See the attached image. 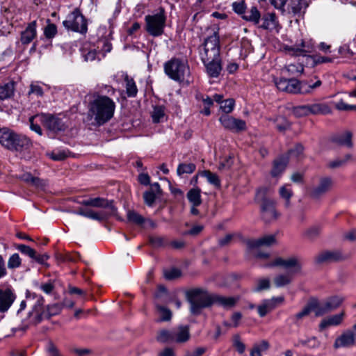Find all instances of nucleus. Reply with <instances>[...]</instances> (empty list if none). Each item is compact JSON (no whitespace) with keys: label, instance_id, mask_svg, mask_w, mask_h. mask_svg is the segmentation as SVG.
Masks as SVG:
<instances>
[{"label":"nucleus","instance_id":"f257e3e1","mask_svg":"<svg viewBox=\"0 0 356 356\" xmlns=\"http://www.w3.org/2000/svg\"><path fill=\"white\" fill-rule=\"evenodd\" d=\"M115 102L109 97L94 93L88 105V118L96 126H102L114 116Z\"/></svg>","mask_w":356,"mask_h":356},{"label":"nucleus","instance_id":"f03ea898","mask_svg":"<svg viewBox=\"0 0 356 356\" xmlns=\"http://www.w3.org/2000/svg\"><path fill=\"white\" fill-rule=\"evenodd\" d=\"M26 300L29 302H33L32 310L29 312L31 321L35 324L40 323L44 319H48L52 316L58 314L62 310L61 305L55 303L44 306V299L35 293L27 291Z\"/></svg>","mask_w":356,"mask_h":356},{"label":"nucleus","instance_id":"7ed1b4c3","mask_svg":"<svg viewBox=\"0 0 356 356\" xmlns=\"http://www.w3.org/2000/svg\"><path fill=\"white\" fill-rule=\"evenodd\" d=\"M81 204L86 207L102 208V210L99 211L88 209L86 212V218L98 221H103L110 216H114L117 211L112 201H108L101 197L85 200H83Z\"/></svg>","mask_w":356,"mask_h":356},{"label":"nucleus","instance_id":"20e7f679","mask_svg":"<svg viewBox=\"0 0 356 356\" xmlns=\"http://www.w3.org/2000/svg\"><path fill=\"white\" fill-rule=\"evenodd\" d=\"M0 144L8 150L22 152L28 149L31 142L26 136L18 134L8 127H0Z\"/></svg>","mask_w":356,"mask_h":356},{"label":"nucleus","instance_id":"39448f33","mask_svg":"<svg viewBox=\"0 0 356 356\" xmlns=\"http://www.w3.org/2000/svg\"><path fill=\"white\" fill-rule=\"evenodd\" d=\"M38 122L53 132L65 129V124L58 116L49 113L37 114L29 118L30 129L40 136L42 135V130Z\"/></svg>","mask_w":356,"mask_h":356},{"label":"nucleus","instance_id":"423d86ee","mask_svg":"<svg viewBox=\"0 0 356 356\" xmlns=\"http://www.w3.org/2000/svg\"><path fill=\"white\" fill-rule=\"evenodd\" d=\"M186 296L190 303L191 312L193 315H199L202 309L212 305L213 293H209L203 289L188 290L186 293Z\"/></svg>","mask_w":356,"mask_h":356},{"label":"nucleus","instance_id":"0eeeda50","mask_svg":"<svg viewBox=\"0 0 356 356\" xmlns=\"http://www.w3.org/2000/svg\"><path fill=\"white\" fill-rule=\"evenodd\" d=\"M267 189H258L256 193V200L259 204L261 218L265 222H271L280 217L276 209V202L274 200L266 196Z\"/></svg>","mask_w":356,"mask_h":356},{"label":"nucleus","instance_id":"6e6552de","mask_svg":"<svg viewBox=\"0 0 356 356\" xmlns=\"http://www.w3.org/2000/svg\"><path fill=\"white\" fill-rule=\"evenodd\" d=\"M165 73L172 80L184 82L188 81L190 70L187 62L177 58H172L164 64Z\"/></svg>","mask_w":356,"mask_h":356},{"label":"nucleus","instance_id":"1a4fd4ad","mask_svg":"<svg viewBox=\"0 0 356 356\" xmlns=\"http://www.w3.org/2000/svg\"><path fill=\"white\" fill-rule=\"evenodd\" d=\"M220 39L218 33H213L204 39L199 47V54L202 62H210L220 57Z\"/></svg>","mask_w":356,"mask_h":356},{"label":"nucleus","instance_id":"9d476101","mask_svg":"<svg viewBox=\"0 0 356 356\" xmlns=\"http://www.w3.org/2000/svg\"><path fill=\"white\" fill-rule=\"evenodd\" d=\"M63 26L73 32L86 34L88 31V22L79 8H74L70 13L66 19L63 22Z\"/></svg>","mask_w":356,"mask_h":356},{"label":"nucleus","instance_id":"9b49d317","mask_svg":"<svg viewBox=\"0 0 356 356\" xmlns=\"http://www.w3.org/2000/svg\"><path fill=\"white\" fill-rule=\"evenodd\" d=\"M145 30L153 37H159L164 33L166 16L163 8L154 15H147L145 17Z\"/></svg>","mask_w":356,"mask_h":356},{"label":"nucleus","instance_id":"f8f14e48","mask_svg":"<svg viewBox=\"0 0 356 356\" xmlns=\"http://www.w3.org/2000/svg\"><path fill=\"white\" fill-rule=\"evenodd\" d=\"M267 267L280 266L288 270L287 273H291L294 275L301 271L302 264L300 259L297 257H290L287 258L277 257L272 262L266 265Z\"/></svg>","mask_w":356,"mask_h":356},{"label":"nucleus","instance_id":"ddd939ff","mask_svg":"<svg viewBox=\"0 0 356 356\" xmlns=\"http://www.w3.org/2000/svg\"><path fill=\"white\" fill-rule=\"evenodd\" d=\"M314 42L312 39H301L291 46H287L285 49L292 56H305L307 54L314 50Z\"/></svg>","mask_w":356,"mask_h":356},{"label":"nucleus","instance_id":"4468645a","mask_svg":"<svg viewBox=\"0 0 356 356\" xmlns=\"http://www.w3.org/2000/svg\"><path fill=\"white\" fill-rule=\"evenodd\" d=\"M344 301V298L339 296H333L327 298L321 302L318 301L316 307V316H321L331 311L335 310Z\"/></svg>","mask_w":356,"mask_h":356},{"label":"nucleus","instance_id":"2eb2a0df","mask_svg":"<svg viewBox=\"0 0 356 356\" xmlns=\"http://www.w3.org/2000/svg\"><path fill=\"white\" fill-rule=\"evenodd\" d=\"M275 83L278 90L289 93H298L302 92L301 90L304 88L305 82H300L295 79H284L281 78L275 81Z\"/></svg>","mask_w":356,"mask_h":356},{"label":"nucleus","instance_id":"dca6fc26","mask_svg":"<svg viewBox=\"0 0 356 356\" xmlns=\"http://www.w3.org/2000/svg\"><path fill=\"white\" fill-rule=\"evenodd\" d=\"M333 184V180L330 177L319 178L318 184L311 189L310 196L313 198L322 197L332 190Z\"/></svg>","mask_w":356,"mask_h":356},{"label":"nucleus","instance_id":"f3484780","mask_svg":"<svg viewBox=\"0 0 356 356\" xmlns=\"http://www.w3.org/2000/svg\"><path fill=\"white\" fill-rule=\"evenodd\" d=\"M219 120L225 129L233 132L245 131L247 128L244 120L234 118L228 115H221Z\"/></svg>","mask_w":356,"mask_h":356},{"label":"nucleus","instance_id":"a211bd4d","mask_svg":"<svg viewBox=\"0 0 356 356\" xmlns=\"http://www.w3.org/2000/svg\"><path fill=\"white\" fill-rule=\"evenodd\" d=\"M283 296L273 297L270 299L264 300L257 307V312L260 317H264L267 314L274 310L279 305L284 302Z\"/></svg>","mask_w":356,"mask_h":356},{"label":"nucleus","instance_id":"6ab92c4d","mask_svg":"<svg viewBox=\"0 0 356 356\" xmlns=\"http://www.w3.org/2000/svg\"><path fill=\"white\" fill-rule=\"evenodd\" d=\"M355 343V334L352 330H347L336 339L333 346L336 349L349 348L353 346Z\"/></svg>","mask_w":356,"mask_h":356},{"label":"nucleus","instance_id":"aec40b11","mask_svg":"<svg viewBox=\"0 0 356 356\" xmlns=\"http://www.w3.org/2000/svg\"><path fill=\"white\" fill-rule=\"evenodd\" d=\"M15 299L16 295L12 289H0V313H4L7 312Z\"/></svg>","mask_w":356,"mask_h":356},{"label":"nucleus","instance_id":"412c9836","mask_svg":"<svg viewBox=\"0 0 356 356\" xmlns=\"http://www.w3.org/2000/svg\"><path fill=\"white\" fill-rule=\"evenodd\" d=\"M331 141L337 145L349 149L353 147V134L350 131H344L333 135L331 137Z\"/></svg>","mask_w":356,"mask_h":356},{"label":"nucleus","instance_id":"4be33fe9","mask_svg":"<svg viewBox=\"0 0 356 356\" xmlns=\"http://www.w3.org/2000/svg\"><path fill=\"white\" fill-rule=\"evenodd\" d=\"M37 22L33 21L29 23L26 29L21 32L20 41L22 44H30L37 36Z\"/></svg>","mask_w":356,"mask_h":356},{"label":"nucleus","instance_id":"5701e85b","mask_svg":"<svg viewBox=\"0 0 356 356\" xmlns=\"http://www.w3.org/2000/svg\"><path fill=\"white\" fill-rule=\"evenodd\" d=\"M212 305H217L225 309H231L238 302V297H226L218 294L213 293Z\"/></svg>","mask_w":356,"mask_h":356},{"label":"nucleus","instance_id":"b1692460","mask_svg":"<svg viewBox=\"0 0 356 356\" xmlns=\"http://www.w3.org/2000/svg\"><path fill=\"white\" fill-rule=\"evenodd\" d=\"M277 242L276 234H267L258 239L250 240L248 241V246L251 248H256L260 246H270Z\"/></svg>","mask_w":356,"mask_h":356},{"label":"nucleus","instance_id":"393cba45","mask_svg":"<svg viewBox=\"0 0 356 356\" xmlns=\"http://www.w3.org/2000/svg\"><path fill=\"white\" fill-rule=\"evenodd\" d=\"M174 342L182 343L190 339V330L188 325H179L173 329Z\"/></svg>","mask_w":356,"mask_h":356},{"label":"nucleus","instance_id":"a878e982","mask_svg":"<svg viewBox=\"0 0 356 356\" xmlns=\"http://www.w3.org/2000/svg\"><path fill=\"white\" fill-rule=\"evenodd\" d=\"M344 316L345 312H341L338 314L330 316L327 318H324L319 324L320 330L322 331L329 326H337L340 325L343 322Z\"/></svg>","mask_w":356,"mask_h":356},{"label":"nucleus","instance_id":"bb28decb","mask_svg":"<svg viewBox=\"0 0 356 356\" xmlns=\"http://www.w3.org/2000/svg\"><path fill=\"white\" fill-rule=\"evenodd\" d=\"M204 64L207 72L209 76L216 78L218 77L222 70V64L220 57L218 58L215 60H211L210 62H203Z\"/></svg>","mask_w":356,"mask_h":356},{"label":"nucleus","instance_id":"cd10ccee","mask_svg":"<svg viewBox=\"0 0 356 356\" xmlns=\"http://www.w3.org/2000/svg\"><path fill=\"white\" fill-rule=\"evenodd\" d=\"M289 159L288 157L282 156L273 161V168L270 174L273 177H276L280 176L285 170Z\"/></svg>","mask_w":356,"mask_h":356},{"label":"nucleus","instance_id":"c85d7f7f","mask_svg":"<svg viewBox=\"0 0 356 356\" xmlns=\"http://www.w3.org/2000/svg\"><path fill=\"white\" fill-rule=\"evenodd\" d=\"M341 259H343V257L339 251H325L319 254L316 257V261L318 263L339 261Z\"/></svg>","mask_w":356,"mask_h":356},{"label":"nucleus","instance_id":"c756f323","mask_svg":"<svg viewBox=\"0 0 356 356\" xmlns=\"http://www.w3.org/2000/svg\"><path fill=\"white\" fill-rule=\"evenodd\" d=\"M318 306V300L312 299L307 305L302 309V311L297 313L294 316V319L296 320V323L301 320L302 318L308 316L312 311L315 312V315L316 316V307Z\"/></svg>","mask_w":356,"mask_h":356},{"label":"nucleus","instance_id":"7c9ffc66","mask_svg":"<svg viewBox=\"0 0 356 356\" xmlns=\"http://www.w3.org/2000/svg\"><path fill=\"white\" fill-rule=\"evenodd\" d=\"M321 346V341L316 337H310L305 339H298L294 344L296 347H306L309 349H316Z\"/></svg>","mask_w":356,"mask_h":356},{"label":"nucleus","instance_id":"2f4dec72","mask_svg":"<svg viewBox=\"0 0 356 356\" xmlns=\"http://www.w3.org/2000/svg\"><path fill=\"white\" fill-rule=\"evenodd\" d=\"M309 3V0H292L291 3L292 13L298 15H304Z\"/></svg>","mask_w":356,"mask_h":356},{"label":"nucleus","instance_id":"473e14b6","mask_svg":"<svg viewBox=\"0 0 356 356\" xmlns=\"http://www.w3.org/2000/svg\"><path fill=\"white\" fill-rule=\"evenodd\" d=\"M279 195L284 200V205L286 209H289L291 207V198L293 195V192L291 188L290 184H284L279 189Z\"/></svg>","mask_w":356,"mask_h":356},{"label":"nucleus","instance_id":"72a5a7b5","mask_svg":"<svg viewBox=\"0 0 356 356\" xmlns=\"http://www.w3.org/2000/svg\"><path fill=\"white\" fill-rule=\"evenodd\" d=\"M124 80L127 97L131 98L136 97L138 94V88L134 79L126 74Z\"/></svg>","mask_w":356,"mask_h":356},{"label":"nucleus","instance_id":"f704fd0d","mask_svg":"<svg viewBox=\"0 0 356 356\" xmlns=\"http://www.w3.org/2000/svg\"><path fill=\"white\" fill-rule=\"evenodd\" d=\"M312 115H327L331 113L332 109L326 103H316L309 104Z\"/></svg>","mask_w":356,"mask_h":356},{"label":"nucleus","instance_id":"c9c22d12","mask_svg":"<svg viewBox=\"0 0 356 356\" xmlns=\"http://www.w3.org/2000/svg\"><path fill=\"white\" fill-rule=\"evenodd\" d=\"M187 198L190 203L195 207L202 204L201 189L198 187L193 188L187 193Z\"/></svg>","mask_w":356,"mask_h":356},{"label":"nucleus","instance_id":"e433bc0d","mask_svg":"<svg viewBox=\"0 0 356 356\" xmlns=\"http://www.w3.org/2000/svg\"><path fill=\"white\" fill-rule=\"evenodd\" d=\"M333 60L334 58H332L321 56L319 54L307 56V63L310 65L312 67L323 63H332Z\"/></svg>","mask_w":356,"mask_h":356},{"label":"nucleus","instance_id":"4c0bfd02","mask_svg":"<svg viewBox=\"0 0 356 356\" xmlns=\"http://www.w3.org/2000/svg\"><path fill=\"white\" fill-rule=\"evenodd\" d=\"M263 24L261 26L264 29L273 30L276 26V15L273 13H266L263 17Z\"/></svg>","mask_w":356,"mask_h":356},{"label":"nucleus","instance_id":"58836bf2","mask_svg":"<svg viewBox=\"0 0 356 356\" xmlns=\"http://www.w3.org/2000/svg\"><path fill=\"white\" fill-rule=\"evenodd\" d=\"M261 17V15L258 9L253 6L250 10L245 11L243 19L246 21L252 22L254 24H258Z\"/></svg>","mask_w":356,"mask_h":356},{"label":"nucleus","instance_id":"ea45409f","mask_svg":"<svg viewBox=\"0 0 356 356\" xmlns=\"http://www.w3.org/2000/svg\"><path fill=\"white\" fill-rule=\"evenodd\" d=\"M291 273L281 274L274 278V284L277 287H282L289 284L293 280Z\"/></svg>","mask_w":356,"mask_h":356},{"label":"nucleus","instance_id":"a19ab883","mask_svg":"<svg viewBox=\"0 0 356 356\" xmlns=\"http://www.w3.org/2000/svg\"><path fill=\"white\" fill-rule=\"evenodd\" d=\"M352 160L353 156L350 154H347L342 159H337L330 161L327 163V167L331 169L341 168Z\"/></svg>","mask_w":356,"mask_h":356},{"label":"nucleus","instance_id":"79ce46f5","mask_svg":"<svg viewBox=\"0 0 356 356\" xmlns=\"http://www.w3.org/2000/svg\"><path fill=\"white\" fill-rule=\"evenodd\" d=\"M156 340L161 343L174 342L173 329L160 330L157 334Z\"/></svg>","mask_w":356,"mask_h":356},{"label":"nucleus","instance_id":"37998d69","mask_svg":"<svg viewBox=\"0 0 356 356\" xmlns=\"http://www.w3.org/2000/svg\"><path fill=\"white\" fill-rule=\"evenodd\" d=\"M291 112L296 118H302L311 115L309 104L293 106L291 109Z\"/></svg>","mask_w":356,"mask_h":356},{"label":"nucleus","instance_id":"c03bdc74","mask_svg":"<svg viewBox=\"0 0 356 356\" xmlns=\"http://www.w3.org/2000/svg\"><path fill=\"white\" fill-rule=\"evenodd\" d=\"M14 92V86L12 83L0 86V99L4 100L10 98Z\"/></svg>","mask_w":356,"mask_h":356},{"label":"nucleus","instance_id":"a18cd8bd","mask_svg":"<svg viewBox=\"0 0 356 356\" xmlns=\"http://www.w3.org/2000/svg\"><path fill=\"white\" fill-rule=\"evenodd\" d=\"M195 169L196 165L193 163H182L178 165L177 173L179 176H181L183 174H191Z\"/></svg>","mask_w":356,"mask_h":356},{"label":"nucleus","instance_id":"49530a36","mask_svg":"<svg viewBox=\"0 0 356 356\" xmlns=\"http://www.w3.org/2000/svg\"><path fill=\"white\" fill-rule=\"evenodd\" d=\"M165 108L162 106H156L154 107L153 112L152 114V120L154 123H159L164 118Z\"/></svg>","mask_w":356,"mask_h":356},{"label":"nucleus","instance_id":"de8ad7c7","mask_svg":"<svg viewBox=\"0 0 356 356\" xmlns=\"http://www.w3.org/2000/svg\"><path fill=\"white\" fill-rule=\"evenodd\" d=\"M202 175L205 177L207 181L215 187H220V180L216 174L213 173L209 170H204L202 172Z\"/></svg>","mask_w":356,"mask_h":356},{"label":"nucleus","instance_id":"09e8293b","mask_svg":"<svg viewBox=\"0 0 356 356\" xmlns=\"http://www.w3.org/2000/svg\"><path fill=\"white\" fill-rule=\"evenodd\" d=\"M156 308L160 314L159 321H168L172 318V312L168 308L159 305L156 302Z\"/></svg>","mask_w":356,"mask_h":356},{"label":"nucleus","instance_id":"8fccbe9b","mask_svg":"<svg viewBox=\"0 0 356 356\" xmlns=\"http://www.w3.org/2000/svg\"><path fill=\"white\" fill-rule=\"evenodd\" d=\"M315 79H316L315 82H312V80L308 82L304 81V88L301 90L302 93H310L313 90L322 85V81L319 79L317 77H315Z\"/></svg>","mask_w":356,"mask_h":356},{"label":"nucleus","instance_id":"3c124183","mask_svg":"<svg viewBox=\"0 0 356 356\" xmlns=\"http://www.w3.org/2000/svg\"><path fill=\"white\" fill-rule=\"evenodd\" d=\"M285 70L289 72V75L298 76L304 71V67L300 63L290 64L285 67Z\"/></svg>","mask_w":356,"mask_h":356},{"label":"nucleus","instance_id":"603ef678","mask_svg":"<svg viewBox=\"0 0 356 356\" xmlns=\"http://www.w3.org/2000/svg\"><path fill=\"white\" fill-rule=\"evenodd\" d=\"M22 179L25 182L31 184L33 186L37 187L42 186L44 185L42 183V180H41L38 177L32 176V175L30 173L24 174L22 177Z\"/></svg>","mask_w":356,"mask_h":356},{"label":"nucleus","instance_id":"864d4df0","mask_svg":"<svg viewBox=\"0 0 356 356\" xmlns=\"http://www.w3.org/2000/svg\"><path fill=\"white\" fill-rule=\"evenodd\" d=\"M95 93H99L100 95H107L110 97V96L115 94V90L111 86L102 84L97 86V91Z\"/></svg>","mask_w":356,"mask_h":356},{"label":"nucleus","instance_id":"5fc2aeb1","mask_svg":"<svg viewBox=\"0 0 356 356\" xmlns=\"http://www.w3.org/2000/svg\"><path fill=\"white\" fill-rule=\"evenodd\" d=\"M163 274L166 280H172L181 277V271L179 268H172L169 270H165Z\"/></svg>","mask_w":356,"mask_h":356},{"label":"nucleus","instance_id":"6e6d98bb","mask_svg":"<svg viewBox=\"0 0 356 356\" xmlns=\"http://www.w3.org/2000/svg\"><path fill=\"white\" fill-rule=\"evenodd\" d=\"M57 32V26L52 23L48 24L44 29V35L47 39L54 38L56 35Z\"/></svg>","mask_w":356,"mask_h":356},{"label":"nucleus","instance_id":"4d7b16f0","mask_svg":"<svg viewBox=\"0 0 356 356\" xmlns=\"http://www.w3.org/2000/svg\"><path fill=\"white\" fill-rule=\"evenodd\" d=\"M127 218L130 222L136 225H142L145 222V218L141 215L134 211H128Z\"/></svg>","mask_w":356,"mask_h":356},{"label":"nucleus","instance_id":"13d9d810","mask_svg":"<svg viewBox=\"0 0 356 356\" xmlns=\"http://www.w3.org/2000/svg\"><path fill=\"white\" fill-rule=\"evenodd\" d=\"M22 264V260L17 253L12 254L8 261V267L10 269H14L19 267Z\"/></svg>","mask_w":356,"mask_h":356},{"label":"nucleus","instance_id":"bf43d9fd","mask_svg":"<svg viewBox=\"0 0 356 356\" xmlns=\"http://www.w3.org/2000/svg\"><path fill=\"white\" fill-rule=\"evenodd\" d=\"M234 105L235 102L233 99H227L222 102L220 109L225 113V115H227L233 111Z\"/></svg>","mask_w":356,"mask_h":356},{"label":"nucleus","instance_id":"052dcab7","mask_svg":"<svg viewBox=\"0 0 356 356\" xmlns=\"http://www.w3.org/2000/svg\"><path fill=\"white\" fill-rule=\"evenodd\" d=\"M303 150L304 147L301 144H296L293 148L289 150L287 157L298 159L302 154Z\"/></svg>","mask_w":356,"mask_h":356},{"label":"nucleus","instance_id":"680f3d73","mask_svg":"<svg viewBox=\"0 0 356 356\" xmlns=\"http://www.w3.org/2000/svg\"><path fill=\"white\" fill-rule=\"evenodd\" d=\"M202 104L204 108L200 111L204 115H209L211 114L210 108L213 105V99L208 95H206L204 99H202Z\"/></svg>","mask_w":356,"mask_h":356},{"label":"nucleus","instance_id":"e2e57ef3","mask_svg":"<svg viewBox=\"0 0 356 356\" xmlns=\"http://www.w3.org/2000/svg\"><path fill=\"white\" fill-rule=\"evenodd\" d=\"M233 346L241 355L243 354L245 350V345L241 341L238 334H236L233 337Z\"/></svg>","mask_w":356,"mask_h":356},{"label":"nucleus","instance_id":"0e129e2a","mask_svg":"<svg viewBox=\"0 0 356 356\" xmlns=\"http://www.w3.org/2000/svg\"><path fill=\"white\" fill-rule=\"evenodd\" d=\"M234 163V156L231 154L225 156L220 162V170H227L231 168Z\"/></svg>","mask_w":356,"mask_h":356},{"label":"nucleus","instance_id":"69168bd1","mask_svg":"<svg viewBox=\"0 0 356 356\" xmlns=\"http://www.w3.org/2000/svg\"><path fill=\"white\" fill-rule=\"evenodd\" d=\"M270 282L268 278H260L257 281V286L255 287V291H261L266 290L270 288Z\"/></svg>","mask_w":356,"mask_h":356},{"label":"nucleus","instance_id":"338daca9","mask_svg":"<svg viewBox=\"0 0 356 356\" xmlns=\"http://www.w3.org/2000/svg\"><path fill=\"white\" fill-rule=\"evenodd\" d=\"M16 248L22 254H26L31 257H35V251L31 247L26 245L24 244H19L16 246Z\"/></svg>","mask_w":356,"mask_h":356},{"label":"nucleus","instance_id":"774afa93","mask_svg":"<svg viewBox=\"0 0 356 356\" xmlns=\"http://www.w3.org/2000/svg\"><path fill=\"white\" fill-rule=\"evenodd\" d=\"M290 127V123L284 117H279L276 119V128L280 131H284Z\"/></svg>","mask_w":356,"mask_h":356}]
</instances>
